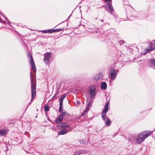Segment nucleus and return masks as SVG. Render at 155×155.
Instances as JSON below:
<instances>
[{"label":"nucleus","instance_id":"7ed1b4c3","mask_svg":"<svg viewBox=\"0 0 155 155\" xmlns=\"http://www.w3.org/2000/svg\"><path fill=\"white\" fill-rule=\"evenodd\" d=\"M96 87L94 84H92L90 87L89 93L91 99L94 98L96 95Z\"/></svg>","mask_w":155,"mask_h":155},{"label":"nucleus","instance_id":"a878e982","mask_svg":"<svg viewBox=\"0 0 155 155\" xmlns=\"http://www.w3.org/2000/svg\"><path fill=\"white\" fill-rule=\"evenodd\" d=\"M57 93H56L54 95V96L53 97V99H55L57 98L58 97H57Z\"/></svg>","mask_w":155,"mask_h":155},{"label":"nucleus","instance_id":"6ab92c4d","mask_svg":"<svg viewBox=\"0 0 155 155\" xmlns=\"http://www.w3.org/2000/svg\"><path fill=\"white\" fill-rule=\"evenodd\" d=\"M68 132V131L66 129H63L58 132V134L60 135H64L66 134Z\"/></svg>","mask_w":155,"mask_h":155},{"label":"nucleus","instance_id":"f257e3e1","mask_svg":"<svg viewBox=\"0 0 155 155\" xmlns=\"http://www.w3.org/2000/svg\"><path fill=\"white\" fill-rule=\"evenodd\" d=\"M153 131H144L139 133L137 136L136 139V142L138 144H140L145 139L150 136Z\"/></svg>","mask_w":155,"mask_h":155},{"label":"nucleus","instance_id":"b1692460","mask_svg":"<svg viewBox=\"0 0 155 155\" xmlns=\"http://www.w3.org/2000/svg\"><path fill=\"white\" fill-rule=\"evenodd\" d=\"M88 111V110L87 109L86 110L85 109V110L82 113L81 116V117H82L83 116H84L85 115L86 112L87 113Z\"/></svg>","mask_w":155,"mask_h":155},{"label":"nucleus","instance_id":"2eb2a0df","mask_svg":"<svg viewBox=\"0 0 155 155\" xmlns=\"http://www.w3.org/2000/svg\"><path fill=\"white\" fill-rule=\"evenodd\" d=\"M7 131L6 130L0 129V137L6 136Z\"/></svg>","mask_w":155,"mask_h":155},{"label":"nucleus","instance_id":"9d476101","mask_svg":"<svg viewBox=\"0 0 155 155\" xmlns=\"http://www.w3.org/2000/svg\"><path fill=\"white\" fill-rule=\"evenodd\" d=\"M155 49V43L150 42L148 46V48L146 49V52H149Z\"/></svg>","mask_w":155,"mask_h":155},{"label":"nucleus","instance_id":"2f4dec72","mask_svg":"<svg viewBox=\"0 0 155 155\" xmlns=\"http://www.w3.org/2000/svg\"><path fill=\"white\" fill-rule=\"evenodd\" d=\"M35 117L36 118H37V116H35Z\"/></svg>","mask_w":155,"mask_h":155},{"label":"nucleus","instance_id":"dca6fc26","mask_svg":"<svg viewBox=\"0 0 155 155\" xmlns=\"http://www.w3.org/2000/svg\"><path fill=\"white\" fill-rule=\"evenodd\" d=\"M62 106H61V107L60 109V106L59 107V111L60 112H61V114L60 115H61L62 116H63V117L64 116H66V111L63 109Z\"/></svg>","mask_w":155,"mask_h":155},{"label":"nucleus","instance_id":"cd10ccee","mask_svg":"<svg viewBox=\"0 0 155 155\" xmlns=\"http://www.w3.org/2000/svg\"><path fill=\"white\" fill-rule=\"evenodd\" d=\"M77 103L78 104H80V102L79 101H77Z\"/></svg>","mask_w":155,"mask_h":155},{"label":"nucleus","instance_id":"393cba45","mask_svg":"<svg viewBox=\"0 0 155 155\" xmlns=\"http://www.w3.org/2000/svg\"><path fill=\"white\" fill-rule=\"evenodd\" d=\"M1 15L3 16L4 18H5V19L6 20H7V21H8V23H7V24H8V25H10V24H11V22H10V21H9L8 20V19H7V18L6 17L4 16V14H3L2 15V14H1Z\"/></svg>","mask_w":155,"mask_h":155},{"label":"nucleus","instance_id":"6e6552de","mask_svg":"<svg viewBox=\"0 0 155 155\" xmlns=\"http://www.w3.org/2000/svg\"><path fill=\"white\" fill-rule=\"evenodd\" d=\"M28 56H29L30 57L29 63L31 64V67H32L34 72H36V70L33 58L32 55L30 54H28Z\"/></svg>","mask_w":155,"mask_h":155},{"label":"nucleus","instance_id":"412c9836","mask_svg":"<svg viewBox=\"0 0 155 155\" xmlns=\"http://www.w3.org/2000/svg\"><path fill=\"white\" fill-rule=\"evenodd\" d=\"M41 32H42L43 33H51V29H49L48 30H45L41 31Z\"/></svg>","mask_w":155,"mask_h":155},{"label":"nucleus","instance_id":"c85d7f7f","mask_svg":"<svg viewBox=\"0 0 155 155\" xmlns=\"http://www.w3.org/2000/svg\"><path fill=\"white\" fill-rule=\"evenodd\" d=\"M82 153H83L82 152H81V151H80V152H79L78 154H81Z\"/></svg>","mask_w":155,"mask_h":155},{"label":"nucleus","instance_id":"ddd939ff","mask_svg":"<svg viewBox=\"0 0 155 155\" xmlns=\"http://www.w3.org/2000/svg\"><path fill=\"white\" fill-rule=\"evenodd\" d=\"M149 66L155 69V59H152L150 60Z\"/></svg>","mask_w":155,"mask_h":155},{"label":"nucleus","instance_id":"7c9ffc66","mask_svg":"<svg viewBox=\"0 0 155 155\" xmlns=\"http://www.w3.org/2000/svg\"><path fill=\"white\" fill-rule=\"evenodd\" d=\"M101 21L102 22H103L104 21V20L103 19H101Z\"/></svg>","mask_w":155,"mask_h":155},{"label":"nucleus","instance_id":"c756f323","mask_svg":"<svg viewBox=\"0 0 155 155\" xmlns=\"http://www.w3.org/2000/svg\"><path fill=\"white\" fill-rule=\"evenodd\" d=\"M47 119L49 121L51 122V120H50V119H49V118L48 117Z\"/></svg>","mask_w":155,"mask_h":155},{"label":"nucleus","instance_id":"a211bd4d","mask_svg":"<svg viewBox=\"0 0 155 155\" xmlns=\"http://www.w3.org/2000/svg\"><path fill=\"white\" fill-rule=\"evenodd\" d=\"M107 88V84L106 82L103 81L101 83V88L103 90H105Z\"/></svg>","mask_w":155,"mask_h":155},{"label":"nucleus","instance_id":"423d86ee","mask_svg":"<svg viewBox=\"0 0 155 155\" xmlns=\"http://www.w3.org/2000/svg\"><path fill=\"white\" fill-rule=\"evenodd\" d=\"M109 74L111 76V79L112 80L115 79L116 78L117 74V71L114 69L110 67L109 69Z\"/></svg>","mask_w":155,"mask_h":155},{"label":"nucleus","instance_id":"bb28decb","mask_svg":"<svg viewBox=\"0 0 155 155\" xmlns=\"http://www.w3.org/2000/svg\"><path fill=\"white\" fill-rule=\"evenodd\" d=\"M104 1L105 3H107L108 2H110V1H111V0H102Z\"/></svg>","mask_w":155,"mask_h":155},{"label":"nucleus","instance_id":"0eeeda50","mask_svg":"<svg viewBox=\"0 0 155 155\" xmlns=\"http://www.w3.org/2000/svg\"><path fill=\"white\" fill-rule=\"evenodd\" d=\"M57 128L59 129H66V128H70L69 125L67 123L63 122L57 126Z\"/></svg>","mask_w":155,"mask_h":155},{"label":"nucleus","instance_id":"4be33fe9","mask_svg":"<svg viewBox=\"0 0 155 155\" xmlns=\"http://www.w3.org/2000/svg\"><path fill=\"white\" fill-rule=\"evenodd\" d=\"M92 103V101H90L87 104V107L86 108V110L88 109L89 110V108L90 107Z\"/></svg>","mask_w":155,"mask_h":155},{"label":"nucleus","instance_id":"1a4fd4ad","mask_svg":"<svg viewBox=\"0 0 155 155\" xmlns=\"http://www.w3.org/2000/svg\"><path fill=\"white\" fill-rule=\"evenodd\" d=\"M51 56V54L50 52H47L45 53L44 58V61L45 63L47 64H48Z\"/></svg>","mask_w":155,"mask_h":155},{"label":"nucleus","instance_id":"72a5a7b5","mask_svg":"<svg viewBox=\"0 0 155 155\" xmlns=\"http://www.w3.org/2000/svg\"><path fill=\"white\" fill-rule=\"evenodd\" d=\"M154 41L155 42V40H154Z\"/></svg>","mask_w":155,"mask_h":155},{"label":"nucleus","instance_id":"aec40b11","mask_svg":"<svg viewBox=\"0 0 155 155\" xmlns=\"http://www.w3.org/2000/svg\"><path fill=\"white\" fill-rule=\"evenodd\" d=\"M63 30H64V28H62V29L58 28V29H51V33H52L54 32H57L58 31H61Z\"/></svg>","mask_w":155,"mask_h":155},{"label":"nucleus","instance_id":"473e14b6","mask_svg":"<svg viewBox=\"0 0 155 155\" xmlns=\"http://www.w3.org/2000/svg\"><path fill=\"white\" fill-rule=\"evenodd\" d=\"M71 14L70 15V16H69V17H70L71 16Z\"/></svg>","mask_w":155,"mask_h":155},{"label":"nucleus","instance_id":"f8f14e48","mask_svg":"<svg viewBox=\"0 0 155 155\" xmlns=\"http://www.w3.org/2000/svg\"><path fill=\"white\" fill-rule=\"evenodd\" d=\"M105 123L106 124L107 126H109L110 125L111 122L109 118L107 116L104 117V118H102Z\"/></svg>","mask_w":155,"mask_h":155},{"label":"nucleus","instance_id":"f3484780","mask_svg":"<svg viewBox=\"0 0 155 155\" xmlns=\"http://www.w3.org/2000/svg\"><path fill=\"white\" fill-rule=\"evenodd\" d=\"M63 116L61 115H60L58 117V119H56L55 120V123L56 124H58L61 122L63 119Z\"/></svg>","mask_w":155,"mask_h":155},{"label":"nucleus","instance_id":"9b49d317","mask_svg":"<svg viewBox=\"0 0 155 155\" xmlns=\"http://www.w3.org/2000/svg\"><path fill=\"white\" fill-rule=\"evenodd\" d=\"M103 78V73L101 72H100L99 73L94 76L93 78V79L95 81H97L100 79H102Z\"/></svg>","mask_w":155,"mask_h":155},{"label":"nucleus","instance_id":"20e7f679","mask_svg":"<svg viewBox=\"0 0 155 155\" xmlns=\"http://www.w3.org/2000/svg\"><path fill=\"white\" fill-rule=\"evenodd\" d=\"M106 3V4L103 5V7H105V10L110 15L113 14V12L114 10L112 4L110 3V2H108Z\"/></svg>","mask_w":155,"mask_h":155},{"label":"nucleus","instance_id":"39448f33","mask_svg":"<svg viewBox=\"0 0 155 155\" xmlns=\"http://www.w3.org/2000/svg\"><path fill=\"white\" fill-rule=\"evenodd\" d=\"M109 104V102H107L105 104L104 107L101 113L102 118H104V117L107 116L106 113L109 110L108 105Z\"/></svg>","mask_w":155,"mask_h":155},{"label":"nucleus","instance_id":"f03ea898","mask_svg":"<svg viewBox=\"0 0 155 155\" xmlns=\"http://www.w3.org/2000/svg\"><path fill=\"white\" fill-rule=\"evenodd\" d=\"M30 80L31 83V101L33 99L36 95V82L34 81V78L32 77V74L31 72H30Z\"/></svg>","mask_w":155,"mask_h":155},{"label":"nucleus","instance_id":"5701e85b","mask_svg":"<svg viewBox=\"0 0 155 155\" xmlns=\"http://www.w3.org/2000/svg\"><path fill=\"white\" fill-rule=\"evenodd\" d=\"M49 107L48 105H46L44 106V110L45 112H47L49 110Z\"/></svg>","mask_w":155,"mask_h":155},{"label":"nucleus","instance_id":"4468645a","mask_svg":"<svg viewBox=\"0 0 155 155\" xmlns=\"http://www.w3.org/2000/svg\"><path fill=\"white\" fill-rule=\"evenodd\" d=\"M66 95L64 94H63L59 99L60 108L61 107V106H63V101L64 99L66 97Z\"/></svg>","mask_w":155,"mask_h":155}]
</instances>
